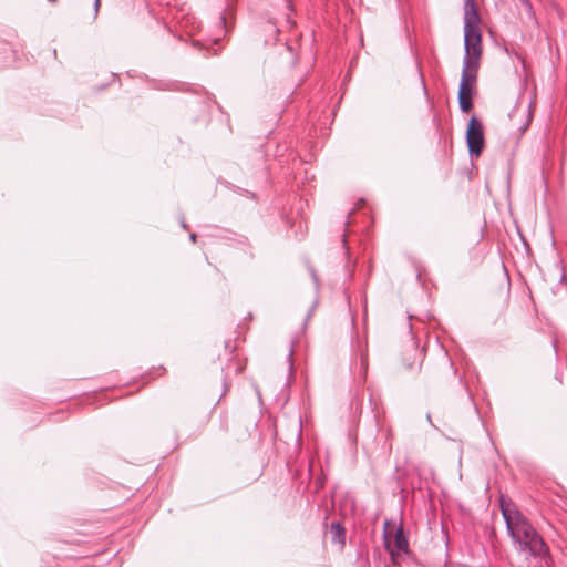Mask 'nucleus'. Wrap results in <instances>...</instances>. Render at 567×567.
I'll use <instances>...</instances> for the list:
<instances>
[{
  "instance_id": "nucleus-2",
  "label": "nucleus",
  "mask_w": 567,
  "mask_h": 567,
  "mask_svg": "<svg viewBox=\"0 0 567 567\" xmlns=\"http://www.w3.org/2000/svg\"><path fill=\"white\" fill-rule=\"evenodd\" d=\"M465 55L463 59V69L477 73L478 60L482 54V33H464Z\"/></svg>"
},
{
  "instance_id": "nucleus-12",
  "label": "nucleus",
  "mask_w": 567,
  "mask_h": 567,
  "mask_svg": "<svg viewBox=\"0 0 567 567\" xmlns=\"http://www.w3.org/2000/svg\"><path fill=\"white\" fill-rule=\"evenodd\" d=\"M99 7H100V0H95L94 1V10H95V14L97 13L99 11Z\"/></svg>"
},
{
  "instance_id": "nucleus-7",
  "label": "nucleus",
  "mask_w": 567,
  "mask_h": 567,
  "mask_svg": "<svg viewBox=\"0 0 567 567\" xmlns=\"http://www.w3.org/2000/svg\"><path fill=\"white\" fill-rule=\"evenodd\" d=\"M480 16L474 0H465L464 3V33L481 32Z\"/></svg>"
},
{
  "instance_id": "nucleus-5",
  "label": "nucleus",
  "mask_w": 567,
  "mask_h": 567,
  "mask_svg": "<svg viewBox=\"0 0 567 567\" xmlns=\"http://www.w3.org/2000/svg\"><path fill=\"white\" fill-rule=\"evenodd\" d=\"M476 80V73L468 71V70H462V76L458 87V104L460 109L463 112H468L473 104L471 100V86L470 83L474 82Z\"/></svg>"
},
{
  "instance_id": "nucleus-9",
  "label": "nucleus",
  "mask_w": 567,
  "mask_h": 567,
  "mask_svg": "<svg viewBox=\"0 0 567 567\" xmlns=\"http://www.w3.org/2000/svg\"><path fill=\"white\" fill-rule=\"evenodd\" d=\"M332 539L340 543L342 546L344 545V528L340 523L333 522L330 527Z\"/></svg>"
},
{
  "instance_id": "nucleus-13",
  "label": "nucleus",
  "mask_w": 567,
  "mask_h": 567,
  "mask_svg": "<svg viewBox=\"0 0 567 567\" xmlns=\"http://www.w3.org/2000/svg\"><path fill=\"white\" fill-rule=\"evenodd\" d=\"M189 237H190V240H192V241H195V240H196V234H194V233H193V234H190V236H189Z\"/></svg>"
},
{
  "instance_id": "nucleus-6",
  "label": "nucleus",
  "mask_w": 567,
  "mask_h": 567,
  "mask_svg": "<svg viewBox=\"0 0 567 567\" xmlns=\"http://www.w3.org/2000/svg\"><path fill=\"white\" fill-rule=\"evenodd\" d=\"M480 16L474 0H465L464 3V33L481 32Z\"/></svg>"
},
{
  "instance_id": "nucleus-8",
  "label": "nucleus",
  "mask_w": 567,
  "mask_h": 567,
  "mask_svg": "<svg viewBox=\"0 0 567 567\" xmlns=\"http://www.w3.org/2000/svg\"><path fill=\"white\" fill-rule=\"evenodd\" d=\"M385 546L392 557L409 553V542L402 526L395 529L393 542H386Z\"/></svg>"
},
{
  "instance_id": "nucleus-1",
  "label": "nucleus",
  "mask_w": 567,
  "mask_h": 567,
  "mask_svg": "<svg viewBox=\"0 0 567 567\" xmlns=\"http://www.w3.org/2000/svg\"><path fill=\"white\" fill-rule=\"evenodd\" d=\"M501 511L506 523V530L515 545L520 543L527 536H535L537 530L512 502L505 501L502 497Z\"/></svg>"
},
{
  "instance_id": "nucleus-10",
  "label": "nucleus",
  "mask_w": 567,
  "mask_h": 567,
  "mask_svg": "<svg viewBox=\"0 0 567 567\" xmlns=\"http://www.w3.org/2000/svg\"><path fill=\"white\" fill-rule=\"evenodd\" d=\"M524 113L526 114L527 120H526V122L520 126V130H522L523 132L528 127V125H529V123H530V121H532V110H530V104H529V105H527V106L524 109Z\"/></svg>"
},
{
  "instance_id": "nucleus-14",
  "label": "nucleus",
  "mask_w": 567,
  "mask_h": 567,
  "mask_svg": "<svg viewBox=\"0 0 567 567\" xmlns=\"http://www.w3.org/2000/svg\"><path fill=\"white\" fill-rule=\"evenodd\" d=\"M181 224H182V227H183V228H186V224H185V221H184V220H182V223H181Z\"/></svg>"
},
{
  "instance_id": "nucleus-4",
  "label": "nucleus",
  "mask_w": 567,
  "mask_h": 567,
  "mask_svg": "<svg viewBox=\"0 0 567 567\" xmlns=\"http://www.w3.org/2000/svg\"><path fill=\"white\" fill-rule=\"evenodd\" d=\"M516 547L519 551H527L533 557L540 559L549 557V548L538 533H535V536H527Z\"/></svg>"
},
{
  "instance_id": "nucleus-3",
  "label": "nucleus",
  "mask_w": 567,
  "mask_h": 567,
  "mask_svg": "<svg viewBox=\"0 0 567 567\" xmlns=\"http://www.w3.org/2000/svg\"><path fill=\"white\" fill-rule=\"evenodd\" d=\"M466 143L471 156L478 157L484 147L483 125L472 116L466 130Z\"/></svg>"
},
{
  "instance_id": "nucleus-11",
  "label": "nucleus",
  "mask_w": 567,
  "mask_h": 567,
  "mask_svg": "<svg viewBox=\"0 0 567 567\" xmlns=\"http://www.w3.org/2000/svg\"><path fill=\"white\" fill-rule=\"evenodd\" d=\"M292 353H293V349H292V348H290V349H289V353H288V358H289V364H290V367L292 365V362H291Z\"/></svg>"
}]
</instances>
